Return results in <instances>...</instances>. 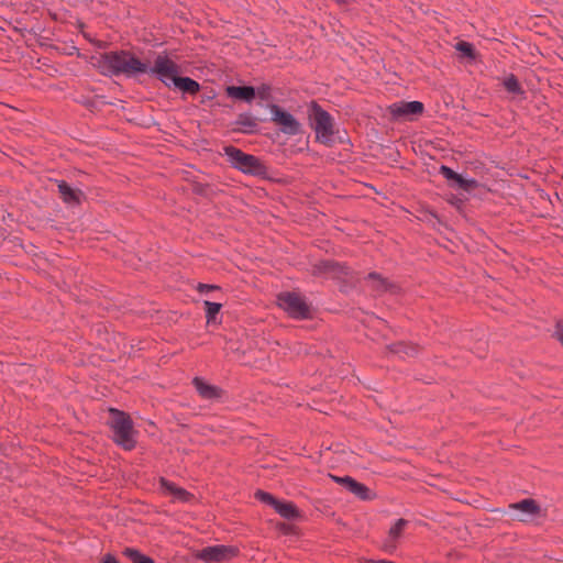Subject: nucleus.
Wrapping results in <instances>:
<instances>
[{"label": "nucleus", "instance_id": "nucleus-1", "mask_svg": "<svg viewBox=\"0 0 563 563\" xmlns=\"http://www.w3.org/2000/svg\"><path fill=\"white\" fill-rule=\"evenodd\" d=\"M99 67L104 74L125 75L128 77L145 74L148 65L136 58L133 54L121 51L110 52L100 56Z\"/></svg>", "mask_w": 563, "mask_h": 563}, {"label": "nucleus", "instance_id": "nucleus-2", "mask_svg": "<svg viewBox=\"0 0 563 563\" xmlns=\"http://www.w3.org/2000/svg\"><path fill=\"white\" fill-rule=\"evenodd\" d=\"M308 118L316 133L317 141L331 144L335 140L336 128L333 118L316 102L309 106Z\"/></svg>", "mask_w": 563, "mask_h": 563}, {"label": "nucleus", "instance_id": "nucleus-3", "mask_svg": "<svg viewBox=\"0 0 563 563\" xmlns=\"http://www.w3.org/2000/svg\"><path fill=\"white\" fill-rule=\"evenodd\" d=\"M110 416L109 424L115 443L125 450H132L136 443V432L131 418L117 409H110Z\"/></svg>", "mask_w": 563, "mask_h": 563}, {"label": "nucleus", "instance_id": "nucleus-4", "mask_svg": "<svg viewBox=\"0 0 563 563\" xmlns=\"http://www.w3.org/2000/svg\"><path fill=\"white\" fill-rule=\"evenodd\" d=\"M224 152L232 166L241 172L252 175H261L264 173L263 165L255 156L245 154L233 146L225 147Z\"/></svg>", "mask_w": 563, "mask_h": 563}, {"label": "nucleus", "instance_id": "nucleus-5", "mask_svg": "<svg viewBox=\"0 0 563 563\" xmlns=\"http://www.w3.org/2000/svg\"><path fill=\"white\" fill-rule=\"evenodd\" d=\"M278 306L290 317L302 319L309 316L310 309L301 296L295 292H282L277 297Z\"/></svg>", "mask_w": 563, "mask_h": 563}, {"label": "nucleus", "instance_id": "nucleus-6", "mask_svg": "<svg viewBox=\"0 0 563 563\" xmlns=\"http://www.w3.org/2000/svg\"><path fill=\"white\" fill-rule=\"evenodd\" d=\"M179 73L178 66L166 55H158L153 67L148 66L146 74L155 75L167 87H170Z\"/></svg>", "mask_w": 563, "mask_h": 563}, {"label": "nucleus", "instance_id": "nucleus-7", "mask_svg": "<svg viewBox=\"0 0 563 563\" xmlns=\"http://www.w3.org/2000/svg\"><path fill=\"white\" fill-rule=\"evenodd\" d=\"M238 553L236 547L218 544L201 549L196 553V558L206 563H221L232 560Z\"/></svg>", "mask_w": 563, "mask_h": 563}, {"label": "nucleus", "instance_id": "nucleus-8", "mask_svg": "<svg viewBox=\"0 0 563 563\" xmlns=\"http://www.w3.org/2000/svg\"><path fill=\"white\" fill-rule=\"evenodd\" d=\"M269 111L272 121L280 128L283 133L288 135H297L300 133L301 124L291 113L283 110L277 104H271Z\"/></svg>", "mask_w": 563, "mask_h": 563}, {"label": "nucleus", "instance_id": "nucleus-9", "mask_svg": "<svg viewBox=\"0 0 563 563\" xmlns=\"http://www.w3.org/2000/svg\"><path fill=\"white\" fill-rule=\"evenodd\" d=\"M422 111L423 104L420 101H400L389 106V112L396 119H411L415 115L421 114Z\"/></svg>", "mask_w": 563, "mask_h": 563}, {"label": "nucleus", "instance_id": "nucleus-10", "mask_svg": "<svg viewBox=\"0 0 563 563\" xmlns=\"http://www.w3.org/2000/svg\"><path fill=\"white\" fill-rule=\"evenodd\" d=\"M440 172L444 178H446L450 181H453L455 187L463 189L464 191L468 192L477 187V181L475 179L466 178L463 175L455 173L448 166H441Z\"/></svg>", "mask_w": 563, "mask_h": 563}, {"label": "nucleus", "instance_id": "nucleus-11", "mask_svg": "<svg viewBox=\"0 0 563 563\" xmlns=\"http://www.w3.org/2000/svg\"><path fill=\"white\" fill-rule=\"evenodd\" d=\"M408 521L398 519L389 529L386 539L384 540L383 548L387 552H393L396 549L398 540L404 536L405 528Z\"/></svg>", "mask_w": 563, "mask_h": 563}, {"label": "nucleus", "instance_id": "nucleus-12", "mask_svg": "<svg viewBox=\"0 0 563 563\" xmlns=\"http://www.w3.org/2000/svg\"><path fill=\"white\" fill-rule=\"evenodd\" d=\"M159 490L164 495L170 496L174 500L177 501H188L191 497L188 492L165 478L159 479Z\"/></svg>", "mask_w": 563, "mask_h": 563}, {"label": "nucleus", "instance_id": "nucleus-13", "mask_svg": "<svg viewBox=\"0 0 563 563\" xmlns=\"http://www.w3.org/2000/svg\"><path fill=\"white\" fill-rule=\"evenodd\" d=\"M159 490L164 495L170 496L174 500L177 501H188L191 497L188 492L165 478L159 479Z\"/></svg>", "mask_w": 563, "mask_h": 563}, {"label": "nucleus", "instance_id": "nucleus-14", "mask_svg": "<svg viewBox=\"0 0 563 563\" xmlns=\"http://www.w3.org/2000/svg\"><path fill=\"white\" fill-rule=\"evenodd\" d=\"M332 479L334 482L343 485L349 492L353 493L357 497H360L362 499L369 498V489L365 485L354 481L353 478H351L349 476H346V477L332 476Z\"/></svg>", "mask_w": 563, "mask_h": 563}, {"label": "nucleus", "instance_id": "nucleus-15", "mask_svg": "<svg viewBox=\"0 0 563 563\" xmlns=\"http://www.w3.org/2000/svg\"><path fill=\"white\" fill-rule=\"evenodd\" d=\"M229 97L251 102L255 97V89L251 86H229L225 89Z\"/></svg>", "mask_w": 563, "mask_h": 563}, {"label": "nucleus", "instance_id": "nucleus-16", "mask_svg": "<svg viewBox=\"0 0 563 563\" xmlns=\"http://www.w3.org/2000/svg\"><path fill=\"white\" fill-rule=\"evenodd\" d=\"M58 191L66 203L76 205L80 202L82 192L80 190L73 189L65 181H60L57 185Z\"/></svg>", "mask_w": 563, "mask_h": 563}, {"label": "nucleus", "instance_id": "nucleus-17", "mask_svg": "<svg viewBox=\"0 0 563 563\" xmlns=\"http://www.w3.org/2000/svg\"><path fill=\"white\" fill-rule=\"evenodd\" d=\"M194 385L199 395L205 399H216L220 397V390L216 386L208 384L201 378H195Z\"/></svg>", "mask_w": 563, "mask_h": 563}, {"label": "nucleus", "instance_id": "nucleus-18", "mask_svg": "<svg viewBox=\"0 0 563 563\" xmlns=\"http://www.w3.org/2000/svg\"><path fill=\"white\" fill-rule=\"evenodd\" d=\"M515 509L522 511L521 520L526 521L530 519L532 516L539 514L540 508L537 503L532 499H525L518 504L512 506Z\"/></svg>", "mask_w": 563, "mask_h": 563}, {"label": "nucleus", "instance_id": "nucleus-19", "mask_svg": "<svg viewBox=\"0 0 563 563\" xmlns=\"http://www.w3.org/2000/svg\"><path fill=\"white\" fill-rule=\"evenodd\" d=\"M172 86H174L175 88H177L178 90H180L183 92H188V93H196L200 88L199 84L196 80H194L189 77H180V76H177V78L172 84Z\"/></svg>", "mask_w": 563, "mask_h": 563}, {"label": "nucleus", "instance_id": "nucleus-20", "mask_svg": "<svg viewBox=\"0 0 563 563\" xmlns=\"http://www.w3.org/2000/svg\"><path fill=\"white\" fill-rule=\"evenodd\" d=\"M273 508L282 517L287 518V519L294 518L297 515L296 508L291 503H284V501L277 500Z\"/></svg>", "mask_w": 563, "mask_h": 563}, {"label": "nucleus", "instance_id": "nucleus-21", "mask_svg": "<svg viewBox=\"0 0 563 563\" xmlns=\"http://www.w3.org/2000/svg\"><path fill=\"white\" fill-rule=\"evenodd\" d=\"M124 554L134 563H154L151 558L143 555L135 549L128 548L124 550Z\"/></svg>", "mask_w": 563, "mask_h": 563}, {"label": "nucleus", "instance_id": "nucleus-22", "mask_svg": "<svg viewBox=\"0 0 563 563\" xmlns=\"http://www.w3.org/2000/svg\"><path fill=\"white\" fill-rule=\"evenodd\" d=\"M205 306L208 323L213 322L216 320V316L221 309V305L217 302L205 301Z\"/></svg>", "mask_w": 563, "mask_h": 563}, {"label": "nucleus", "instance_id": "nucleus-23", "mask_svg": "<svg viewBox=\"0 0 563 563\" xmlns=\"http://www.w3.org/2000/svg\"><path fill=\"white\" fill-rule=\"evenodd\" d=\"M504 86L511 93H521V88L515 76L510 75L505 78Z\"/></svg>", "mask_w": 563, "mask_h": 563}, {"label": "nucleus", "instance_id": "nucleus-24", "mask_svg": "<svg viewBox=\"0 0 563 563\" xmlns=\"http://www.w3.org/2000/svg\"><path fill=\"white\" fill-rule=\"evenodd\" d=\"M455 48L462 53L464 56H467L470 58L474 57V48L473 45L467 42H459L455 46Z\"/></svg>", "mask_w": 563, "mask_h": 563}, {"label": "nucleus", "instance_id": "nucleus-25", "mask_svg": "<svg viewBox=\"0 0 563 563\" xmlns=\"http://www.w3.org/2000/svg\"><path fill=\"white\" fill-rule=\"evenodd\" d=\"M368 280L379 290H384L387 288L386 282L377 274H369Z\"/></svg>", "mask_w": 563, "mask_h": 563}, {"label": "nucleus", "instance_id": "nucleus-26", "mask_svg": "<svg viewBox=\"0 0 563 563\" xmlns=\"http://www.w3.org/2000/svg\"><path fill=\"white\" fill-rule=\"evenodd\" d=\"M255 496L257 499H260L261 501H263L267 505H271L272 507H274L277 501V499L274 498L271 494L262 492V490L256 492Z\"/></svg>", "mask_w": 563, "mask_h": 563}, {"label": "nucleus", "instance_id": "nucleus-27", "mask_svg": "<svg viewBox=\"0 0 563 563\" xmlns=\"http://www.w3.org/2000/svg\"><path fill=\"white\" fill-rule=\"evenodd\" d=\"M555 335L558 340L563 344V320L558 322Z\"/></svg>", "mask_w": 563, "mask_h": 563}, {"label": "nucleus", "instance_id": "nucleus-28", "mask_svg": "<svg viewBox=\"0 0 563 563\" xmlns=\"http://www.w3.org/2000/svg\"><path fill=\"white\" fill-rule=\"evenodd\" d=\"M102 563H119L115 556L108 554L103 558Z\"/></svg>", "mask_w": 563, "mask_h": 563}, {"label": "nucleus", "instance_id": "nucleus-29", "mask_svg": "<svg viewBox=\"0 0 563 563\" xmlns=\"http://www.w3.org/2000/svg\"><path fill=\"white\" fill-rule=\"evenodd\" d=\"M368 563H393V562L391 561H385V560H377V561L371 560V561H368Z\"/></svg>", "mask_w": 563, "mask_h": 563}, {"label": "nucleus", "instance_id": "nucleus-30", "mask_svg": "<svg viewBox=\"0 0 563 563\" xmlns=\"http://www.w3.org/2000/svg\"><path fill=\"white\" fill-rule=\"evenodd\" d=\"M245 126L250 128V129H253L256 126V124L253 122V121H249L247 123H244Z\"/></svg>", "mask_w": 563, "mask_h": 563}, {"label": "nucleus", "instance_id": "nucleus-31", "mask_svg": "<svg viewBox=\"0 0 563 563\" xmlns=\"http://www.w3.org/2000/svg\"><path fill=\"white\" fill-rule=\"evenodd\" d=\"M210 288H211V286H208V285H200V286H199V289H200V290H203V289H210Z\"/></svg>", "mask_w": 563, "mask_h": 563}]
</instances>
